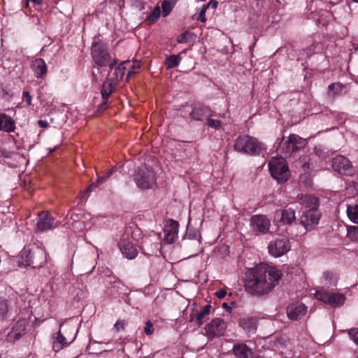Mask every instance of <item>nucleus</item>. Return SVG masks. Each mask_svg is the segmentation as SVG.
Segmentation results:
<instances>
[{"mask_svg":"<svg viewBox=\"0 0 358 358\" xmlns=\"http://www.w3.org/2000/svg\"><path fill=\"white\" fill-rule=\"evenodd\" d=\"M62 331L64 334L66 340H67L68 343L71 344L76 337L77 330L75 328V326L73 324H66L64 325L62 324Z\"/></svg>","mask_w":358,"mask_h":358,"instance_id":"393cba45","label":"nucleus"},{"mask_svg":"<svg viewBox=\"0 0 358 358\" xmlns=\"http://www.w3.org/2000/svg\"><path fill=\"white\" fill-rule=\"evenodd\" d=\"M347 236L351 241L358 243V226L348 227Z\"/></svg>","mask_w":358,"mask_h":358,"instance_id":"f704fd0d","label":"nucleus"},{"mask_svg":"<svg viewBox=\"0 0 358 358\" xmlns=\"http://www.w3.org/2000/svg\"><path fill=\"white\" fill-rule=\"evenodd\" d=\"M119 247L122 255L129 259H134L138 255L136 248L129 241H121L119 243Z\"/></svg>","mask_w":358,"mask_h":358,"instance_id":"6ab92c4d","label":"nucleus"},{"mask_svg":"<svg viewBox=\"0 0 358 358\" xmlns=\"http://www.w3.org/2000/svg\"><path fill=\"white\" fill-rule=\"evenodd\" d=\"M348 333L350 339L358 345V328H352L348 331Z\"/></svg>","mask_w":358,"mask_h":358,"instance_id":"a19ab883","label":"nucleus"},{"mask_svg":"<svg viewBox=\"0 0 358 358\" xmlns=\"http://www.w3.org/2000/svg\"><path fill=\"white\" fill-rule=\"evenodd\" d=\"M346 211L348 218L352 222L358 224V204L348 205Z\"/></svg>","mask_w":358,"mask_h":358,"instance_id":"c756f323","label":"nucleus"},{"mask_svg":"<svg viewBox=\"0 0 358 358\" xmlns=\"http://www.w3.org/2000/svg\"><path fill=\"white\" fill-rule=\"evenodd\" d=\"M192 34L189 31H185L180 34L177 38V42L178 43H186L189 42Z\"/></svg>","mask_w":358,"mask_h":358,"instance_id":"ea45409f","label":"nucleus"},{"mask_svg":"<svg viewBox=\"0 0 358 358\" xmlns=\"http://www.w3.org/2000/svg\"><path fill=\"white\" fill-rule=\"evenodd\" d=\"M27 2L30 1V0H26Z\"/></svg>","mask_w":358,"mask_h":358,"instance_id":"052dcab7","label":"nucleus"},{"mask_svg":"<svg viewBox=\"0 0 358 358\" xmlns=\"http://www.w3.org/2000/svg\"><path fill=\"white\" fill-rule=\"evenodd\" d=\"M32 70L38 78H43L47 74V65L41 58L36 59L32 63Z\"/></svg>","mask_w":358,"mask_h":358,"instance_id":"412c9836","label":"nucleus"},{"mask_svg":"<svg viewBox=\"0 0 358 358\" xmlns=\"http://www.w3.org/2000/svg\"><path fill=\"white\" fill-rule=\"evenodd\" d=\"M99 184L100 183L97 182V180L95 182H92L91 185L83 191L80 198L81 201H85L88 198L90 193L92 191L94 188L97 187Z\"/></svg>","mask_w":358,"mask_h":358,"instance_id":"e433bc0d","label":"nucleus"},{"mask_svg":"<svg viewBox=\"0 0 358 358\" xmlns=\"http://www.w3.org/2000/svg\"><path fill=\"white\" fill-rule=\"evenodd\" d=\"M343 89L344 85L340 83H331L328 87V94L334 98L336 96L341 94Z\"/></svg>","mask_w":358,"mask_h":358,"instance_id":"7c9ffc66","label":"nucleus"},{"mask_svg":"<svg viewBox=\"0 0 358 358\" xmlns=\"http://www.w3.org/2000/svg\"><path fill=\"white\" fill-rule=\"evenodd\" d=\"M189 115L191 119L203 122L207 117L213 116V111L208 106L201 103H194L192 105V110Z\"/></svg>","mask_w":358,"mask_h":358,"instance_id":"f8f14e48","label":"nucleus"},{"mask_svg":"<svg viewBox=\"0 0 358 358\" xmlns=\"http://www.w3.org/2000/svg\"><path fill=\"white\" fill-rule=\"evenodd\" d=\"M285 158L273 157L268 163L271 175L278 183H284L288 179L289 169Z\"/></svg>","mask_w":358,"mask_h":358,"instance_id":"39448f33","label":"nucleus"},{"mask_svg":"<svg viewBox=\"0 0 358 358\" xmlns=\"http://www.w3.org/2000/svg\"><path fill=\"white\" fill-rule=\"evenodd\" d=\"M20 334H15V338H20Z\"/></svg>","mask_w":358,"mask_h":358,"instance_id":"4d7b16f0","label":"nucleus"},{"mask_svg":"<svg viewBox=\"0 0 358 358\" xmlns=\"http://www.w3.org/2000/svg\"><path fill=\"white\" fill-rule=\"evenodd\" d=\"M240 326L248 332H255L256 330V321L252 317L241 319Z\"/></svg>","mask_w":358,"mask_h":358,"instance_id":"bb28decb","label":"nucleus"},{"mask_svg":"<svg viewBox=\"0 0 358 358\" xmlns=\"http://www.w3.org/2000/svg\"><path fill=\"white\" fill-rule=\"evenodd\" d=\"M91 55L96 64L99 66L108 65L110 69H112L117 64L116 59L110 62V55L108 53L107 45L100 40L93 42Z\"/></svg>","mask_w":358,"mask_h":358,"instance_id":"20e7f679","label":"nucleus"},{"mask_svg":"<svg viewBox=\"0 0 358 358\" xmlns=\"http://www.w3.org/2000/svg\"><path fill=\"white\" fill-rule=\"evenodd\" d=\"M134 180L141 189L152 188L156 182L155 173L151 166L142 165L138 167L134 176Z\"/></svg>","mask_w":358,"mask_h":358,"instance_id":"423d86ee","label":"nucleus"},{"mask_svg":"<svg viewBox=\"0 0 358 358\" xmlns=\"http://www.w3.org/2000/svg\"><path fill=\"white\" fill-rule=\"evenodd\" d=\"M0 311L1 313H5L7 312L8 310V307H7V303H6V300H2L0 301Z\"/></svg>","mask_w":358,"mask_h":358,"instance_id":"8fccbe9b","label":"nucleus"},{"mask_svg":"<svg viewBox=\"0 0 358 358\" xmlns=\"http://www.w3.org/2000/svg\"><path fill=\"white\" fill-rule=\"evenodd\" d=\"M179 224L177 221L169 220V224L166 227L164 233V240L167 243H173L178 236Z\"/></svg>","mask_w":358,"mask_h":358,"instance_id":"a211bd4d","label":"nucleus"},{"mask_svg":"<svg viewBox=\"0 0 358 358\" xmlns=\"http://www.w3.org/2000/svg\"><path fill=\"white\" fill-rule=\"evenodd\" d=\"M333 169L341 175L351 176L355 173V168L350 161L345 157L338 155L332 159Z\"/></svg>","mask_w":358,"mask_h":358,"instance_id":"9d476101","label":"nucleus"},{"mask_svg":"<svg viewBox=\"0 0 358 358\" xmlns=\"http://www.w3.org/2000/svg\"><path fill=\"white\" fill-rule=\"evenodd\" d=\"M140 69V63L138 61H135L132 63L131 69L128 71V76H131L138 73V70Z\"/></svg>","mask_w":358,"mask_h":358,"instance_id":"37998d69","label":"nucleus"},{"mask_svg":"<svg viewBox=\"0 0 358 358\" xmlns=\"http://www.w3.org/2000/svg\"><path fill=\"white\" fill-rule=\"evenodd\" d=\"M282 273L280 269L260 264L250 269L245 279V291L256 296L268 294L279 284Z\"/></svg>","mask_w":358,"mask_h":358,"instance_id":"f257e3e1","label":"nucleus"},{"mask_svg":"<svg viewBox=\"0 0 358 358\" xmlns=\"http://www.w3.org/2000/svg\"><path fill=\"white\" fill-rule=\"evenodd\" d=\"M144 332L146 335H151L153 333L152 324L150 320L146 322Z\"/></svg>","mask_w":358,"mask_h":358,"instance_id":"a18cd8bd","label":"nucleus"},{"mask_svg":"<svg viewBox=\"0 0 358 358\" xmlns=\"http://www.w3.org/2000/svg\"><path fill=\"white\" fill-rule=\"evenodd\" d=\"M126 324L125 322L123 320H117L115 324V328L117 331L120 329H124V325Z\"/></svg>","mask_w":358,"mask_h":358,"instance_id":"09e8293b","label":"nucleus"},{"mask_svg":"<svg viewBox=\"0 0 358 358\" xmlns=\"http://www.w3.org/2000/svg\"><path fill=\"white\" fill-rule=\"evenodd\" d=\"M69 345V343H68L67 340H66L64 334H63V332L62 331V326H60L58 332L57 333L55 340L53 342L52 349L55 352H59L64 347L67 346Z\"/></svg>","mask_w":358,"mask_h":358,"instance_id":"b1692460","label":"nucleus"},{"mask_svg":"<svg viewBox=\"0 0 358 358\" xmlns=\"http://www.w3.org/2000/svg\"><path fill=\"white\" fill-rule=\"evenodd\" d=\"M206 124L209 127L214 128L215 129H220L222 125V122L218 120H214L210 117H207L206 120Z\"/></svg>","mask_w":358,"mask_h":358,"instance_id":"58836bf2","label":"nucleus"},{"mask_svg":"<svg viewBox=\"0 0 358 358\" xmlns=\"http://www.w3.org/2000/svg\"><path fill=\"white\" fill-rule=\"evenodd\" d=\"M354 2L358 3V0H352Z\"/></svg>","mask_w":358,"mask_h":358,"instance_id":"13d9d810","label":"nucleus"},{"mask_svg":"<svg viewBox=\"0 0 358 358\" xmlns=\"http://www.w3.org/2000/svg\"><path fill=\"white\" fill-rule=\"evenodd\" d=\"M191 320H194V317H193L192 315H191Z\"/></svg>","mask_w":358,"mask_h":358,"instance_id":"bf43d9fd","label":"nucleus"},{"mask_svg":"<svg viewBox=\"0 0 358 358\" xmlns=\"http://www.w3.org/2000/svg\"><path fill=\"white\" fill-rule=\"evenodd\" d=\"M180 60L181 57L179 55H171L166 57L164 65L167 69H171L177 67Z\"/></svg>","mask_w":358,"mask_h":358,"instance_id":"cd10ccee","label":"nucleus"},{"mask_svg":"<svg viewBox=\"0 0 358 358\" xmlns=\"http://www.w3.org/2000/svg\"><path fill=\"white\" fill-rule=\"evenodd\" d=\"M30 1L33 2L36 5H41L43 3L42 0H30Z\"/></svg>","mask_w":358,"mask_h":358,"instance_id":"5fc2aeb1","label":"nucleus"},{"mask_svg":"<svg viewBox=\"0 0 358 358\" xmlns=\"http://www.w3.org/2000/svg\"><path fill=\"white\" fill-rule=\"evenodd\" d=\"M234 149L243 154L262 157L266 154L267 151L263 143L248 135L239 136L234 141Z\"/></svg>","mask_w":358,"mask_h":358,"instance_id":"f03ea898","label":"nucleus"},{"mask_svg":"<svg viewBox=\"0 0 358 358\" xmlns=\"http://www.w3.org/2000/svg\"><path fill=\"white\" fill-rule=\"evenodd\" d=\"M223 307H224V308H226V309H227H227H229V310L230 309V308L228 306L227 303H223Z\"/></svg>","mask_w":358,"mask_h":358,"instance_id":"6e6d98bb","label":"nucleus"},{"mask_svg":"<svg viewBox=\"0 0 358 358\" xmlns=\"http://www.w3.org/2000/svg\"><path fill=\"white\" fill-rule=\"evenodd\" d=\"M173 6L169 1L164 0L162 3V15L164 17L168 16L171 12Z\"/></svg>","mask_w":358,"mask_h":358,"instance_id":"c9c22d12","label":"nucleus"},{"mask_svg":"<svg viewBox=\"0 0 358 358\" xmlns=\"http://www.w3.org/2000/svg\"><path fill=\"white\" fill-rule=\"evenodd\" d=\"M315 298L332 307H339L343 305L345 297L338 292L317 290L315 294Z\"/></svg>","mask_w":358,"mask_h":358,"instance_id":"0eeeda50","label":"nucleus"},{"mask_svg":"<svg viewBox=\"0 0 358 358\" xmlns=\"http://www.w3.org/2000/svg\"><path fill=\"white\" fill-rule=\"evenodd\" d=\"M113 169L107 170L103 173V176L98 177L97 182L98 183H103V182H105L108 178H109L111 176V175L113 174Z\"/></svg>","mask_w":358,"mask_h":358,"instance_id":"79ce46f5","label":"nucleus"},{"mask_svg":"<svg viewBox=\"0 0 358 358\" xmlns=\"http://www.w3.org/2000/svg\"><path fill=\"white\" fill-rule=\"evenodd\" d=\"M289 250V241L287 238H275L271 241L268 246L269 254L275 257L282 256Z\"/></svg>","mask_w":358,"mask_h":358,"instance_id":"9b49d317","label":"nucleus"},{"mask_svg":"<svg viewBox=\"0 0 358 358\" xmlns=\"http://www.w3.org/2000/svg\"><path fill=\"white\" fill-rule=\"evenodd\" d=\"M23 97L25 99V101L27 103L28 106L32 105V99L31 96L30 95L29 92L27 91L23 92Z\"/></svg>","mask_w":358,"mask_h":358,"instance_id":"de8ad7c7","label":"nucleus"},{"mask_svg":"<svg viewBox=\"0 0 358 358\" xmlns=\"http://www.w3.org/2000/svg\"><path fill=\"white\" fill-rule=\"evenodd\" d=\"M140 248L146 256L156 255L159 250L158 242L154 241L151 236H145L142 238Z\"/></svg>","mask_w":358,"mask_h":358,"instance_id":"dca6fc26","label":"nucleus"},{"mask_svg":"<svg viewBox=\"0 0 358 358\" xmlns=\"http://www.w3.org/2000/svg\"><path fill=\"white\" fill-rule=\"evenodd\" d=\"M215 295L219 299H223L227 295V292L224 289H220V290L216 292Z\"/></svg>","mask_w":358,"mask_h":358,"instance_id":"603ef678","label":"nucleus"},{"mask_svg":"<svg viewBox=\"0 0 358 358\" xmlns=\"http://www.w3.org/2000/svg\"><path fill=\"white\" fill-rule=\"evenodd\" d=\"M321 213L319 210H306L300 218V224L305 227L306 230H311L317 225Z\"/></svg>","mask_w":358,"mask_h":358,"instance_id":"ddd939ff","label":"nucleus"},{"mask_svg":"<svg viewBox=\"0 0 358 358\" xmlns=\"http://www.w3.org/2000/svg\"><path fill=\"white\" fill-rule=\"evenodd\" d=\"M129 64H130V62L129 61L124 62L120 64L115 69V78H113L114 82L118 83L123 78L125 73V70L127 69L126 65Z\"/></svg>","mask_w":358,"mask_h":358,"instance_id":"c85d7f7f","label":"nucleus"},{"mask_svg":"<svg viewBox=\"0 0 358 358\" xmlns=\"http://www.w3.org/2000/svg\"><path fill=\"white\" fill-rule=\"evenodd\" d=\"M357 358H358V357H357Z\"/></svg>","mask_w":358,"mask_h":358,"instance_id":"680f3d73","label":"nucleus"},{"mask_svg":"<svg viewBox=\"0 0 358 358\" xmlns=\"http://www.w3.org/2000/svg\"><path fill=\"white\" fill-rule=\"evenodd\" d=\"M160 17V8L159 6H156L152 13L147 17L145 22L148 24L150 25L157 22Z\"/></svg>","mask_w":358,"mask_h":358,"instance_id":"72a5a7b5","label":"nucleus"},{"mask_svg":"<svg viewBox=\"0 0 358 358\" xmlns=\"http://www.w3.org/2000/svg\"><path fill=\"white\" fill-rule=\"evenodd\" d=\"M38 124L41 127H43V128H46L49 125V124L47 121L43 120H39L38 122Z\"/></svg>","mask_w":358,"mask_h":358,"instance_id":"864d4df0","label":"nucleus"},{"mask_svg":"<svg viewBox=\"0 0 358 358\" xmlns=\"http://www.w3.org/2000/svg\"><path fill=\"white\" fill-rule=\"evenodd\" d=\"M55 219L48 212H41L39 214V218L37 222V229L40 231H44L54 228Z\"/></svg>","mask_w":358,"mask_h":358,"instance_id":"f3484780","label":"nucleus"},{"mask_svg":"<svg viewBox=\"0 0 358 358\" xmlns=\"http://www.w3.org/2000/svg\"><path fill=\"white\" fill-rule=\"evenodd\" d=\"M31 250L24 249L22 251L21 257L22 259V264L26 266H32L33 268L38 267L41 266V262L34 261L31 259Z\"/></svg>","mask_w":358,"mask_h":358,"instance_id":"a878e982","label":"nucleus"},{"mask_svg":"<svg viewBox=\"0 0 358 358\" xmlns=\"http://www.w3.org/2000/svg\"><path fill=\"white\" fill-rule=\"evenodd\" d=\"M296 200L297 202L301 206V208L306 209V210H319V198L313 194H299L296 197Z\"/></svg>","mask_w":358,"mask_h":358,"instance_id":"4468645a","label":"nucleus"},{"mask_svg":"<svg viewBox=\"0 0 358 358\" xmlns=\"http://www.w3.org/2000/svg\"><path fill=\"white\" fill-rule=\"evenodd\" d=\"M233 352L238 358H250L252 355V350L245 343L235 344Z\"/></svg>","mask_w":358,"mask_h":358,"instance_id":"5701e85b","label":"nucleus"},{"mask_svg":"<svg viewBox=\"0 0 358 358\" xmlns=\"http://www.w3.org/2000/svg\"><path fill=\"white\" fill-rule=\"evenodd\" d=\"M250 226L255 235L266 234L269 231L271 220L265 215H255L250 217Z\"/></svg>","mask_w":358,"mask_h":358,"instance_id":"6e6552de","label":"nucleus"},{"mask_svg":"<svg viewBox=\"0 0 358 358\" xmlns=\"http://www.w3.org/2000/svg\"><path fill=\"white\" fill-rule=\"evenodd\" d=\"M307 312V308L299 302L289 304L287 307V317L292 320H299L303 317Z\"/></svg>","mask_w":358,"mask_h":358,"instance_id":"2eb2a0df","label":"nucleus"},{"mask_svg":"<svg viewBox=\"0 0 358 358\" xmlns=\"http://www.w3.org/2000/svg\"><path fill=\"white\" fill-rule=\"evenodd\" d=\"M15 129V122L9 115L0 112V131L10 133Z\"/></svg>","mask_w":358,"mask_h":358,"instance_id":"aec40b11","label":"nucleus"},{"mask_svg":"<svg viewBox=\"0 0 358 358\" xmlns=\"http://www.w3.org/2000/svg\"><path fill=\"white\" fill-rule=\"evenodd\" d=\"M227 329V324L224 320L220 317L214 318L205 327L206 336L213 339L220 337L224 334Z\"/></svg>","mask_w":358,"mask_h":358,"instance_id":"1a4fd4ad","label":"nucleus"},{"mask_svg":"<svg viewBox=\"0 0 358 358\" xmlns=\"http://www.w3.org/2000/svg\"><path fill=\"white\" fill-rule=\"evenodd\" d=\"M210 308V305H206L202 308L199 313L195 315L196 322L198 326H201L203 324V320L206 315L209 314Z\"/></svg>","mask_w":358,"mask_h":358,"instance_id":"473e14b6","label":"nucleus"},{"mask_svg":"<svg viewBox=\"0 0 358 358\" xmlns=\"http://www.w3.org/2000/svg\"><path fill=\"white\" fill-rule=\"evenodd\" d=\"M108 106V99H103L102 103H101L97 108L98 113H102L104 111Z\"/></svg>","mask_w":358,"mask_h":358,"instance_id":"c03bdc74","label":"nucleus"},{"mask_svg":"<svg viewBox=\"0 0 358 358\" xmlns=\"http://www.w3.org/2000/svg\"><path fill=\"white\" fill-rule=\"evenodd\" d=\"M31 259H34V261L41 262V264H43V259L44 257L43 251L37 249L36 250H31Z\"/></svg>","mask_w":358,"mask_h":358,"instance_id":"4c0bfd02","label":"nucleus"},{"mask_svg":"<svg viewBox=\"0 0 358 358\" xmlns=\"http://www.w3.org/2000/svg\"><path fill=\"white\" fill-rule=\"evenodd\" d=\"M218 6V1L216 0H210V2L204 6L208 8L210 7L213 9H216Z\"/></svg>","mask_w":358,"mask_h":358,"instance_id":"3c124183","label":"nucleus"},{"mask_svg":"<svg viewBox=\"0 0 358 358\" xmlns=\"http://www.w3.org/2000/svg\"><path fill=\"white\" fill-rule=\"evenodd\" d=\"M306 145L307 141L305 138L292 134L289 136L287 140L285 139L284 136L282 138L278 147V151L284 157L287 158L294 156L296 152L303 149Z\"/></svg>","mask_w":358,"mask_h":358,"instance_id":"7ed1b4c3","label":"nucleus"},{"mask_svg":"<svg viewBox=\"0 0 358 358\" xmlns=\"http://www.w3.org/2000/svg\"><path fill=\"white\" fill-rule=\"evenodd\" d=\"M206 10H207V8L205 6H203V8L201 9V10L199 13L198 20H200L202 22H205L206 21V15H205Z\"/></svg>","mask_w":358,"mask_h":358,"instance_id":"49530a36","label":"nucleus"},{"mask_svg":"<svg viewBox=\"0 0 358 358\" xmlns=\"http://www.w3.org/2000/svg\"><path fill=\"white\" fill-rule=\"evenodd\" d=\"M276 214H280V222L282 224H292L296 220L295 210L290 208L280 210Z\"/></svg>","mask_w":358,"mask_h":358,"instance_id":"4be33fe9","label":"nucleus"},{"mask_svg":"<svg viewBox=\"0 0 358 358\" xmlns=\"http://www.w3.org/2000/svg\"><path fill=\"white\" fill-rule=\"evenodd\" d=\"M114 87L113 81H106L102 85L101 91L102 99H108L110 94L113 92Z\"/></svg>","mask_w":358,"mask_h":358,"instance_id":"2f4dec72","label":"nucleus"}]
</instances>
